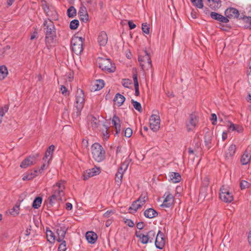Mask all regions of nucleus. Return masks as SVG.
I'll return each instance as SVG.
<instances>
[{
    "label": "nucleus",
    "instance_id": "a878e982",
    "mask_svg": "<svg viewBox=\"0 0 251 251\" xmlns=\"http://www.w3.org/2000/svg\"><path fill=\"white\" fill-rule=\"evenodd\" d=\"M227 129L229 131H236L238 133H241L243 130V128L241 126L235 125L231 122H229L227 125Z\"/></svg>",
    "mask_w": 251,
    "mask_h": 251
},
{
    "label": "nucleus",
    "instance_id": "6ab92c4d",
    "mask_svg": "<svg viewBox=\"0 0 251 251\" xmlns=\"http://www.w3.org/2000/svg\"><path fill=\"white\" fill-rule=\"evenodd\" d=\"M44 26L45 32L56 30L54 24L50 19H47L44 20Z\"/></svg>",
    "mask_w": 251,
    "mask_h": 251
},
{
    "label": "nucleus",
    "instance_id": "5701e85b",
    "mask_svg": "<svg viewBox=\"0 0 251 251\" xmlns=\"http://www.w3.org/2000/svg\"><path fill=\"white\" fill-rule=\"evenodd\" d=\"M168 177L169 181L174 183L179 182L181 180L180 174L176 172L169 173Z\"/></svg>",
    "mask_w": 251,
    "mask_h": 251
},
{
    "label": "nucleus",
    "instance_id": "5fc2aeb1",
    "mask_svg": "<svg viewBox=\"0 0 251 251\" xmlns=\"http://www.w3.org/2000/svg\"><path fill=\"white\" fill-rule=\"evenodd\" d=\"M147 198L146 195H142L139 198L136 200L139 202L142 205H143L146 201Z\"/></svg>",
    "mask_w": 251,
    "mask_h": 251
},
{
    "label": "nucleus",
    "instance_id": "69168bd1",
    "mask_svg": "<svg viewBox=\"0 0 251 251\" xmlns=\"http://www.w3.org/2000/svg\"><path fill=\"white\" fill-rule=\"evenodd\" d=\"M125 223L129 227H133L134 225L133 222L130 219H126V221H125Z\"/></svg>",
    "mask_w": 251,
    "mask_h": 251
},
{
    "label": "nucleus",
    "instance_id": "e433bc0d",
    "mask_svg": "<svg viewBox=\"0 0 251 251\" xmlns=\"http://www.w3.org/2000/svg\"><path fill=\"white\" fill-rule=\"evenodd\" d=\"M8 75V70L6 66H0V80L4 79Z\"/></svg>",
    "mask_w": 251,
    "mask_h": 251
},
{
    "label": "nucleus",
    "instance_id": "aec40b11",
    "mask_svg": "<svg viewBox=\"0 0 251 251\" xmlns=\"http://www.w3.org/2000/svg\"><path fill=\"white\" fill-rule=\"evenodd\" d=\"M54 150V146L53 145H50L47 149L45 152V156L43 158V161L48 162H50L52 159V155Z\"/></svg>",
    "mask_w": 251,
    "mask_h": 251
},
{
    "label": "nucleus",
    "instance_id": "c85d7f7f",
    "mask_svg": "<svg viewBox=\"0 0 251 251\" xmlns=\"http://www.w3.org/2000/svg\"><path fill=\"white\" fill-rule=\"evenodd\" d=\"M113 125L116 129V134H118L121 130V125L120 119L116 116H114L112 120Z\"/></svg>",
    "mask_w": 251,
    "mask_h": 251
},
{
    "label": "nucleus",
    "instance_id": "6e6d98bb",
    "mask_svg": "<svg viewBox=\"0 0 251 251\" xmlns=\"http://www.w3.org/2000/svg\"><path fill=\"white\" fill-rule=\"evenodd\" d=\"M250 184L246 180H242L240 183V187L241 189H245L249 187Z\"/></svg>",
    "mask_w": 251,
    "mask_h": 251
},
{
    "label": "nucleus",
    "instance_id": "c756f323",
    "mask_svg": "<svg viewBox=\"0 0 251 251\" xmlns=\"http://www.w3.org/2000/svg\"><path fill=\"white\" fill-rule=\"evenodd\" d=\"M157 212L153 208H149L144 212V215L148 218H153L157 215Z\"/></svg>",
    "mask_w": 251,
    "mask_h": 251
},
{
    "label": "nucleus",
    "instance_id": "680f3d73",
    "mask_svg": "<svg viewBox=\"0 0 251 251\" xmlns=\"http://www.w3.org/2000/svg\"><path fill=\"white\" fill-rule=\"evenodd\" d=\"M122 84L125 87L128 88L131 83L128 79H124L122 81Z\"/></svg>",
    "mask_w": 251,
    "mask_h": 251
},
{
    "label": "nucleus",
    "instance_id": "a211bd4d",
    "mask_svg": "<svg viewBox=\"0 0 251 251\" xmlns=\"http://www.w3.org/2000/svg\"><path fill=\"white\" fill-rule=\"evenodd\" d=\"M56 233L57 234L56 240L58 242H62L64 240L65 238L66 233V229L64 226H58L56 228Z\"/></svg>",
    "mask_w": 251,
    "mask_h": 251
},
{
    "label": "nucleus",
    "instance_id": "774afa93",
    "mask_svg": "<svg viewBox=\"0 0 251 251\" xmlns=\"http://www.w3.org/2000/svg\"><path fill=\"white\" fill-rule=\"evenodd\" d=\"M51 7L52 6H49L46 4L43 5V9H44L45 12L47 14V15L50 11V9L51 8Z\"/></svg>",
    "mask_w": 251,
    "mask_h": 251
},
{
    "label": "nucleus",
    "instance_id": "338daca9",
    "mask_svg": "<svg viewBox=\"0 0 251 251\" xmlns=\"http://www.w3.org/2000/svg\"><path fill=\"white\" fill-rule=\"evenodd\" d=\"M82 110L79 109H76V111L75 112H74L73 114V117L74 118H77L79 117V116L80 115L81 111Z\"/></svg>",
    "mask_w": 251,
    "mask_h": 251
},
{
    "label": "nucleus",
    "instance_id": "13d9d810",
    "mask_svg": "<svg viewBox=\"0 0 251 251\" xmlns=\"http://www.w3.org/2000/svg\"><path fill=\"white\" fill-rule=\"evenodd\" d=\"M103 126L104 127L105 129L102 131L103 136L104 139L107 140L109 137V133L107 132V127L105 125H103Z\"/></svg>",
    "mask_w": 251,
    "mask_h": 251
},
{
    "label": "nucleus",
    "instance_id": "2f4dec72",
    "mask_svg": "<svg viewBox=\"0 0 251 251\" xmlns=\"http://www.w3.org/2000/svg\"><path fill=\"white\" fill-rule=\"evenodd\" d=\"M125 98L122 95L118 93L115 95L114 101L117 103L118 106H121L125 101Z\"/></svg>",
    "mask_w": 251,
    "mask_h": 251
},
{
    "label": "nucleus",
    "instance_id": "bf43d9fd",
    "mask_svg": "<svg viewBox=\"0 0 251 251\" xmlns=\"http://www.w3.org/2000/svg\"><path fill=\"white\" fill-rule=\"evenodd\" d=\"M114 213V211L113 210H108L106 212H105L103 215V217L105 218H109L111 217L112 215Z\"/></svg>",
    "mask_w": 251,
    "mask_h": 251
},
{
    "label": "nucleus",
    "instance_id": "09e8293b",
    "mask_svg": "<svg viewBox=\"0 0 251 251\" xmlns=\"http://www.w3.org/2000/svg\"><path fill=\"white\" fill-rule=\"evenodd\" d=\"M192 3L196 7L199 8H202L203 4L202 0H190Z\"/></svg>",
    "mask_w": 251,
    "mask_h": 251
},
{
    "label": "nucleus",
    "instance_id": "4468645a",
    "mask_svg": "<svg viewBox=\"0 0 251 251\" xmlns=\"http://www.w3.org/2000/svg\"><path fill=\"white\" fill-rule=\"evenodd\" d=\"M198 123L197 117L194 115H190L186 122V126L188 131L193 130L196 126Z\"/></svg>",
    "mask_w": 251,
    "mask_h": 251
},
{
    "label": "nucleus",
    "instance_id": "423d86ee",
    "mask_svg": "<svg viewBox=\"0 0 251 251\" xmlns=\"http://www.w3.org/2000/svg\"><path fill=\"white\" fill-rule=\"evenodd\" d=\"M220 199L225 202H231L233 200V196L230 192L228 187L223 186L220 189Z\"/></svg>",
    "mask_w": 251,
    "mask_h": 251
},
{
    "label": "nucleus",
    "instance_id": "f704fd0d",
    "mask_svg": "<svg viewBox=\"0 0 251 251\" xmlns=\"http://www.w3.org/2000/svg\"><path fill=\"white\" fill-rule=\"evenodd\" d=\"M212 138V133L211 132H207L204 137L205 145L208 147H211V140Z\"/></svg>",
    "mask_w": 251,
    "mask_h": 251
},
{
    "label": "nucleus",
    "instance_id": "2eb2a0df",
    "mask_svg": "<svg viewBox=\"0 0 251 251\" xmlns=\"http://www.w3.org/2000/svg\"><path fill=\"white\" fill-rule=\"evenodd\" d=\"M97 40L100 46L105 47L108 41V37L106 32L103 31L100 32L98 34Z\"/></svg>",
    "mask_w": 251,
    "mask_h": 251
},
{
    "label": "nucleus",
    "instance_id": "79ce46f5",
    "mask_svg": "<svg viewBox=\"0 0 251 251\" xmlns=\"http://www.w3.org/2000/svg\"><path fill=\"white\" fill-rule=\"evenodd\" d=\"M76 14L75 8L73 6H70L67 10V15L69 18H74Z\"/></svg>",
    "mask_w": 251,
    "mask_h": 251
},
{
    "label": "nucleus",
    "instance_id": "49530a36",
    "mask_svg": "<svg viewBox=\"0 0 251 251\" xmlns=\"http://www.w3.org/2000/svg\"><path fill=\"white\" fill-rule=\"evenodd\" d=\"M8 108L7 106L0 107V124L2 122L4 115L7 112Z\"/></svg>",
    "mask_w": 251,
    "mask_h": 251
},
{
    "label": "nucleus",
    "instance_id": "cd10ccee",
    "mask_svg": "<svg viewBox=\"0 0 251 251\" xmlns=\"http://www.w3.org/2000/svg\"><path fill=\"white\" fill-rule=\"evenodd\" d=\"M97 238V235L93 231H88L86 233V238L88 242L91 244L95 243Z\"/></svg>",
    "mask_w": 251,
    "mask_h": 251
},
{
    "label": "nucleus",
    "instance_id": "7c9ffc66",
    "mask_svg": "<svg viewBox=\"0 0 251 251\" xmlns=\"http://www.w3.org/2000/svg\"><path fill=\"white\" fill-rule=\"evenodd\" d=\"M251 158V154L247 151H245L242 155L241 158V162L242 164L244 165H247L250 162Z\"/></svg>",
    "mask_w": 251,
    "mask_h": 251
},
{
    "label": "nucleus",
    "instance_id": "c9c22d12",
    "mask_svg": "<svg viewBox=\"0 0 251 251\" xmlns=\"http://www.w3.org/2000/svg\"><path fill=\"white\" fill-rule=\"evenodd\" d=\"M38 173V171L37 170H34L33 172H31L30 173L25 174L23 177V180H31L34 177H35Z\"/></svg>",
    "mask_w": 251,
    "mask_h": 251
},
{
    "label": "nucleus",
    "instance_id": "f257e3e1",
    "mask_svg": "<svg viewBox=\"0 0 251 251\" xmlns=\"http://www.w3.org/2000/svg\"><path fill=\"white\" fill-rule=\"evenodd\" d=\"M91 152L93 159L98 162L102 161L105 158V151L100 144L95 143L91 147Z\"/></svg>",
    "mask_w": 251,
    "mask_h": 251
},
{
    "label": "nucleus",
    "instance_id": "412c9836",
    "mask_svg": "<svg viewBox=\"0 0 251 251\" xmlns=\"http://www.w3.org/2000/svg\"><path fill=\"white\" fill-rule=\"evenodd\" d=\"M210 16L212 19L222 23H227L229 21L227 17H224L223 15L214 12H212L210 13Z\"/></svg>",
    "mask_w": 251,
    "mask_h": 251
},
{
    "label": "nucleus",
    "instance_id": "6e6552de",
    "mask_svg": "<svg viewBox=\"0 0 251 251\" xmlns=\"http://www.w3.org/2000/svg\"><path fill=\"white\" fill-rule=\"evenodd\" d=\"M65 189V181L59 180L57 181L53 186L52 192L62 197L65 195L64 190Z\"/></svg>",
    "mask_w": 251,
    "mask_h": 251
},
{
    "label": "nucleus",
    "instance_id": "393cba45",
    "mask_svg": "<svg viewBox=\"0 0 251 251\" xmlns=\"http://www.w3.org/2000/svg\"><path fill=\"white\" fill-rule=\"evenodd\" d=\"M225 14L227 17L237 18L239 16V12L236 9L230 7L226 9Z\"/></svg>",
    "mask_w": 251,
    "mask_h": 251
},
{
    "label": "nucleus",
    "instance_id": "f3484780",
    "mask_svg": "<svg viewBox=\"0 0 251 251\" xmlns=\"http://www.w3.org/2000/svg\"><path fill=\"white\" fill-rule=\"evenodd\" d=\"M36 158L34 156H29L25 159L21 163L20 167L22 168H26L35 163Z\"/></svg>",
    "mask_w": 251,
    "mask_h": 251
},
{
    "label": "nucleus",
    "instance_id": "0eeeda50",
    "mask_svg": "<svg viewBox=\"0 0 251 251\" xmlns=\"http://www.w3.org/2000/svg\"><path fill=\"white\" fill-rule=\"evenodd\" d=\"M136 236L140 239L142 243L146 244L149 242H153L155 237V232L153 230H150L145 234L142 233L137 234Z\"/></svg>",
    "mask_w": 251,
    "mask_h": 251
},
{
    "label": "nucleus",
    "instance_id": "a19ab883",
    "mask_svg": "<svg viewBox=\"0 0 251 251\" xmlns=\"http://www.w3.org/2000/svg\"><path fill=\"white\" fill-rule=\"evenodd\" d=\"M20 203H17L15 206L10 210L9 213L13 216H16L19 214L20 212Z\"/></svg>",
    "mask_w": 251,
    "mask_h": 251
},
{
    "label": "nucleus",
    "instance_id": "e2e57ef3",
    "mask_svg": "<svg viewBox=\"0 0 251 251\" xmlns=\"http://www.w3.org/2000/svg\"><path fill=\"white\" fill-rule=\"evenodd\" d=\"M213 125H215L217 122V116L215 114H212L210 118Z\"/></svg>",
    "mask_w": 251,
    "mask_h": 251
},
{
    "label": "nucleus",
    "instance_id": "dca6fc26",
    "mask_svg": "<svg viewBox=\"0 0 251 251\" xmlns=\"http://www.w3.org/2000/svg\"><path fill=\"white\" fill-rule=\"evenodd\" d=\"M236 146L234 144L230 145L225 152V157L226 160H229L234 155L236 151Z\"/></svg>",
    "mask_w": 251,
    "mask_h": 251
},
{
    "label": "nucleus",
    "instance_id": "bb28decb",
    "mask_svg": "<svg viewBox=\"0 0 251 251\" xmlns=\"http://www.w3.org/2000/svg\"><path fill=\"white\" fill-rule=\"evenodd\" d=\"M207 4L211 9L215 10L221 7V0H207Z\"/></svg>",
    "mask_w": 251,
    "mask_h": 251
},
{
    "label": "nucleus",
    "instance_id": "f8f14e48",
    "mask_svg": "<svg viewBox=\"0 0 251 251\" xmlns=\"http://www.w3.org/2000/svg\"><path fill=\"white\" fill-rule=\"evenodd\" d=\"M164 200L161 206L164 208H170L174 203V197L169 192H166L164 195Z\"/></svg>",
    "mask_w": 251,
    "mask_h": 251
},
{
    "label": "nucleus",
    "instance_id": "de8ad7c7",
    "mask_svg": "<svg viewBox=\"0 0 251 251\" xmlns=\"http://www.w3.org/2000/svg\"><path fill=\"white\" fill-rule=\"evenodd\" d=\"M79 21L75 19L72 20L70 23V28L71 29H76L79 25Z\"/></svg>",
    "mask_w": 251,
    "mask_h": 251
},
{
    "label": "nucleus",
    "instance_id": "37998d69",
    "mask_svg": "<svg viewBox=\"0 0 251 251\" xmlns=\"http://www.w3.org/2000/svg\"><path fill=\"white\" fill-rule=\"evenodd\" d=\"M42 201V198L41 197H37L34 200L32 206L35 209H37L40 207Z\"/></svg>",
    "mask_w": 251,
    "mask_h": 251
},
{
    "label": "nucleus",
    "instance_id": "603ef678",
    "mask_svg": "<svg viewBox=\"0 0 251 251\" xmlns=\"http://www.w3.org/2000/svg\"><path fill=\"white\" fill-rule=\"evenodd\" d=\"M60 242L61 243L58 247V251H66L67 250L66 241L63 240Z\"/></svg>",
    "mask_w": 251,
    "mask_h": 251
},
{
    "label": "nucleus",
    "instance_id": "1a4fd4ad",
    "mask_svg": "<svg viewBox=\"0 0 251 251\" xmlns=\"http://www.w3.org/2000/svg\"><path fill=\"white\" fill-rule=\"evenodd\" d=\"M84 104V95L82 90L77 91L75 106L76 109L82 110Z\"/></svg>",
    "mask_w": 251,
    "mask_h": 251
},
{
    "label": "nucleus",
    "instance_id": "473e14b6",
    "mask_svg": "<svg viewBox=\"0 0 251 251\" xmlns=\"http://www.w3.org/2000/svg\"><path fill=\"white\" fill-rule=\"evenodd\" d=\"M88 118L90 121L89 125L93 129L97 128L100 124V121L93 116H89Z\"/></svg>",
    "mask_w": 251,
    "mask_h": 251
},
{
    "label": "nucleus",
    "instance_id": "052dcab7",
    "mask_svg": "<svg viewBox=\"0 0 251 251\" xmlns=\"http://www.w3.org/2000/svg\"><path fill=\"white\" fill-rule=\"evenodd\" d=\"M132 134V130L130 128H127L125 131V136L126 137H130Z\"/></svg>",
    "mask_w": 251,
    "mask_h": 251
},
{
    "label": "nucleus",
    "instance_id": "ddd939ff",
    "mask_svg": "<svg viewBox=\"0 0 251 251\" xmlns=\"http://www.w3.org/2000/svg\"><path fill=\"white\" fill-rule=\"evenodd\" d=\"M100 173V168L95 167L93 168L86 170L85 171H84L82 175V178L84 180H87L90 177L99 175Z\"/></svg>",
    "mask_w": 251,
    "mask_h": 251
},
{
    "label": "nucleus",
    "instance_id": "4d7b16f0",
    "mask_svg": "<svg viewBox=\"0 0 251 251\" xmlns=\"http://www.w3.org/2000/svg\"><path fill=\"white\" fill-rule=\"evenodd\" d=\"M49 163H50V162H45V161H44V163H43V165L41 166V168L40 169H39L38 170H37L38 173H40V174L42 173V172L44 170L48 168Z\"/></svg>",
    "mask_w": 251,
    "mask_h": 251
},
{
    "label": "nucleus",
    "instance_id": "7ed1b4c3",
    "mask_svg": "<svg viewBox=\"0 0 251 251\" xmlns=\"http://www.w3.org/2000/svg\"><path fill=\"white\" fill-rule=\"evenodd\" d=\"M71 46L73 51L76 55H79L83 50V38L81 37L74 36L71 41Z\"/></svg>",
    "mask_w": 251,
    "mask_h": 251
},
{
    "label": "nucleus",
    "instance_id": "8fccbe9b",
    "mask_svg": "<svg viewBox=\"0 0 251 251\" xmlns=\"http://www.w3.org/2000/svg\"><path fill=\"white\" fill-rule=\"evenodd\" d=\"M123 175L121 173H116L115 175V181L118 185H120L122 181Z\"/></svg>",
    "mask_w": 251,
    "mask_h": 251
},
{
    "label": "nucleus",
    "instance_id": "9b49d317",
    "mask_svg": "<svg viewBox=\"0 0 251 251\" xmlns=\"http://www.w3.org/2000/svg\"><path fill=\"white\" fill-rule=\"evenodd\" d=\"M56 30L46 31L45 32V42L48 47H51L54 45L56 41Z\"/></svg>",
    "mask_w": 251,
    "mask_h": 251
},
{
    "label": "nucleus",
    "instance_id": "ea45409f",
    "mask_svg": "<svg viewBox=\"0 0 251 251\" xmlns=\"http://www.w3.org/2000/svg\"><path fill=\"white\" fill-rule=\"evenodd\" d=\"M46 235L48 241L51 244L54 243L55 240L54 233L51 230H47Z\"/></svg>",
    "mask_w": 251,
    "mask_h": 251
},
{
    "label": "nucleus",
    "instance_id": "39448f33",
    "mask_svg": "<svg viewBox=\"0 0 251 251\" xmlns=\"http://www.w3.org/2000/svg\"><path fill=\"white\" fill-rule=\"evenodd\" d=\"M138 61L144 70H148L151 67V61L150 57L146 51L144 52V55L139 56Z\"/></svg>",
    "mask_w": 251,
    "mask_h": 251
},
{
    "label": "nucleus",
    "instance_id": "9d476101",
    "mask_svg": "<svg viewBox=\"0 0 251 251\" xmlns=\"http://www.w3.org/2000/svg\"><path fill=\"white\" fill-rule=\"evenodd\" d=\"M155 237V247L158 249H163L166 243V238L164 233L159 230Z\"/></svg>",
    "mask_w": 251,
    "mask_h": 251
},
{
    "label": "nucleus",
    "instance_id": "3c124183",
    "mask_svg": "<svg viewBox=\"0 0 251 251\" xmlns=\"http://www.w3.org/2000/svg\"><path fill=\"white\" fill-rule=\"evenodd\" d=\"M132 103L133 104L134 108L136 110L140 112L142 111V106L141 104L139 102L132 100Z\"/></svg>",
    "mask_w": 251,
    "mask_h": 251
},
{
    "label": "nucleus",
    "instance_id": "f03ea898",
    "mask_svg": "<svg viewBox=\"0 0 251 251\" xmlns=\"http://www.w3.org/2000/svg\"><path fill=\"white\" fill-rule=\"evenodd\" d=\"M99 67L102 70L111 73L115 71L116 68L112 64L109 59L99 57L97 61Z\"/></svg>",
    "mask_w": 251,
    "mask_h": 251
},
{
    "label": "nucleus",
    "instance_id": "58836bf2",
    "mask_svg": "<svg viewBox=\"0 0 251 251\" xmlns=\"http://www.w3.org/2000/svg\"><path fill=\"white\" fill-rule=\"evenodd\" d=\"M47 15L53 20H57L58 19L57 12L53 7H51L50 11Z\"/></svg>",
    "mask_w": 251,
    "mask_h": 251
},
{
    "label": "nucleus",
    "instance_id": "4be33fe9",
    "mask_svg": "<svg viewBox=\"0 0 251 251\" xmlns=\"http://www.w3.org/2000/svg\"><path fill=\"white\" fill-rule=\"evenodd\" d=\"M62 197L52 192L51 195L47 199L46 203L49 206H51L57 200H61Z\"/></svg>",
    "mask_w": 251,
    "mask_h": 251
},
{
    "label": "nucleus",
    "instance_id": "0e129e2a",
    "mask_svg": "<svg viewBox=\"0 0 251 251\" xmlns=\"http://www.w3.org/2000/svg\"><path fill=\"white\" fill-rule=\"evenodd\" d=\"M82 147L84 149H87L88 147V141L87 139H83L82 141Z\"/></svg>",
    "mask_w": 251,
    "mask_h": 251
},
{
    "label": "nucleus",
    "instance_id": "a18cd8bd",
    "mask_svg": "<svg viewBox=\"0 0 251 251\" xmlns=\"http://www.w3.org/2000/svg\"><path fill=\"white\" fill-rule=\"evenodd\" d=\"M95 86H96V90H100L104 86L103 80L101 79L97 80L95 83Z\"/></svg>",
    "mask_w": 251,
    "mask_h": 251
},
{
    "label": "nucleus",
    "instance_id": "c03bdc74",
    "mask_svg": "<svg viewBox=\"0 0 251 251\" xmlns=\"http://www.w3.org/2000/svg\"><path fill=\"white\" fill-rule=\"evenodd\" d=\"M128 164L127 163L125 162H123L120 167L119 168L117 173H121L122 175H124V173L126 171L128 168Z\"/></svg>",
    "mask_w": 251,
    "mask_h": 251
},
{
    "label": "nucleus",
    "instance_id": "864d4df0",
    "mask_svg": "<svg viewBox=\"0 0 251 251\" xmlns=\"http://www.w3.org/2000/svg\"><path fill=\"white\" fill-rule=\"evenodd\" d=\"M142 29L143 32L148 34L150 33V27L147 23H143L142 25Z\"/></svg>",
    "mask_w": 251,
    "mask_h": 251
},
{
    "label": "nucleus",
    "instance_id": "72a5a7b5",
    "mask_svg": "<svg viewBox=\"0 0 251 251\" xmlns=\"http://www.w3.org/2000/svg\"><path fill=\"white\" fill-rule=\"evenodd\" d=\"M142 206V205L137 201H134L131 206L129 208V212L132 214L135 213Z\"/></svg>",
    "mask_w": 251,
    "mask_h": 251
},
{
    "label": "nucleus",
    "instance_id": "b1692460",
    "mask_svg": "<svg viewBox=\"0 0 251 251\" xmlns=\"http://www.w3.org/2000/svg\"><path fill=\"white\" fill-rule=\"evenodd\" d=\"M80 20L83 22H86L88 20V14L86 8L84 6H81L78 12Z\"/></svg>",
    "mask_w": 251,
    "mask_h": 251
},
{
    "label": "nucleus",
    "instance_id": "20e7f679",
    "mask_svg": "<svg viewBox=\"0 0 251 251\" xmlns=\"http://www.w3.org/2000/svg\"><path fill=\"white\" fill-rule=\"evenodd\" d=\"M150 118V127L153 131H157L160 128V119L157 111H153Z\"/></svg>",
    "mask_w": 251,
    "mask_h": 251
},
{
    "label": "nucleus",
    "instance_id": "4c0bfd02",
    "mask_svg": "<svg viewBox=\"0 0 251 251\" xmlns=\"http://www.w3.org/2000/svg\"><path fill=\"white\" fill-rule=\"evenodd\" d=\"M133 79L135 87V96H138L139 95V89L137 74L133 75Z\"/></svg>",
    "mask_w": 251,
    "mask_h": 251
}]
</instances>
